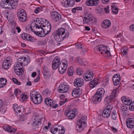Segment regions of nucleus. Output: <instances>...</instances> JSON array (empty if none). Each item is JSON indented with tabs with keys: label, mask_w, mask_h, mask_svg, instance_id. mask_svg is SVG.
<instances>
[{
	"label": "nucleus",
	"mask_w": 134,
	"mask_h": 134,
	"mask_svg": "<svg viewBox=\"0 0 134 134\" xmlns=\"http://www.w3.org/2000/svg\"><path fill=\"white\" fill-rule=\"evenodd\" d=\"M12 5L13 8L15 9L17 6L18 0H9Z\"/></svg>",
	"instance_id": "39"
},
{
	"label": "nucleus",
	"mask_w": 134,
	"mask_h": 134,
	"mask_svg": "<svg viewBox=\"0 0 134 134\" xmlns=\"http://www.w3.org/2000/svg\"><path fill=\"white\" fill-rule=\"evenodd\" d=\"M62 3H64V6L67 7L68 6H73L75 4V2L74 0H63Z\"/></svg>",
	"instance_id": "19"
},
{
	"label": "nucleus",
	"mask_w": 134,
	"mask_h": 134,
	"mask_svg": "<svg viewBox=\"0 0 134 134\" xmlns=\"http://www.w3.org/2000/svg\"><path fill=\"white\" fill-rule=\"evenodd\" d=\"M112 11L114 14H117L118 12V8L115 5H113L111 7Z\"/></svg>",
	"instance_id": "38"
},
{
	"label": "nucleus",
	"mask_w": 134,
	"mask_h": 134,
	"mask_svg": "<svg viewBox=\"0 0 134 134\" xmlns=\"http://www.w3.org/2000/svg\"><path fill=\"white\" fill-rule=\"evenodd\" d=\"M10 126L8 125H5L3 126V129L5 131H8L9 129V127Z\"/></svg>",
	"instance_id": "58"
},
{
	"label": "nucleus",
	"mask_w": 134,
	"mask_h": 134,
	"mask_svg": "<svg viewBox=\"0 0 134 134\" xmlns=\"http://www.w3.org/2000/svg\"><path fill=\"white\" fill-rule=\"evenodd\" d=\"M34 33L35 34H36V35H37L38 36L41 37L42 35L41 34V32L40 31L39 32H38V31L36 32L35 31H34Z\"/></svg>",
	"instance_id": "62"
},
{
	"label": "nucleus",
	"mask_w": 134,
	"mask_h": 134,
	"mask_svg": "<svg viewBox=\"0 0 134 134\" xmlns=\"http://www.w3.org/2000/svg\"><path fill=\"white\" fill-rule=\"evenodd\" d=\"M84 16L83 18V24H92L96 23L97 21L96 19L93 17L92 14L87 11L85 12Z\"/></svg>",
	"instance_id": "2"
},
{
	"label": "nucleus",
	"mask_w": 134,
	"mask_h": 134,
	"mask_svg": "<svg viewBox=\"0 0 134 134\" xmlns=\"http://www.w3.org/2000/svg\"><path fill=\"white\" fill-rule=\"evenodd\" d=\"M18 18L21 22H24L27 20V14L25 10L23 9L19 10L17 13Z\"/></svg>",
	"instance_id": "4"
},
{
	"label": "nucleus",
	"mask_w": 134,
	"mask_h": 134,
	"mask_svg": "<svg viewBox=\"0 0 134 134\" xmlns=\"http://www.w3.org/2000/svg\"><path fill=\"white\" fill-rule=\"evenodd\" d=\"M130 29L132 31H134V24L131 25L130 27Z\"/></svg>",
	"instance_id": "64"
},
{
	"label": "nucleus",
	"mask_w": 134,
	"mask_h": 134,
	"mask_svg": "<svg viewBox=\"0 0 134 134\" xmlns=\"http://www.w3.org/2000/svg\"><path fill=\"white\" fill-rule=\"evenodd\" d=\"M45 25H43V27H44V29L45 30V32L46 33V34H48L50 32L51 29V26L50 23H49L47 24L46 25L44 26Z\"/></svg>",
	"instance_id": "28"
},
{
	"label": "nucleus",
	"mask_w": 134,
	"mask_h": 134,
	"mask_svg": "<svg viewBox=\"0 0 134 134\" xmlns=\"http://www.w3.org/2000/svg\"><path fill=\"white\" fill-rule=\"evenodd\" d=\"M27 36L29 39H27V40H29L32 42L33 41V38L31 36L29 35H28Z\"/></svg>",
	"instance_id": "61"
},
{
	"label": "nucleus",
	"mask_w": 134,
	"mask_h": 134,
	"mask_svg": "<svg viewBox=\"0 0 134 134\" xmlns=\"http://www.w3.org/2000/svg\"><path fill=\"white\" fill-rule=\"evenodd\" d=\"M11 61L9 60L6 59L2 63L3 68L5 69H7L10 68Z\"/></svg>",
	"instance_id": "20"
},
{
	"label": "nucleus",
	"mask_w": 134,
	"mask_h": 134,
	"mask_svg": "<svg viewBox=\"0 0 134 134\" xmlns=\"http://www.w3.org/2000/svg\"><path fill=\"white\" fill-rule=\"evenodd\" d=\"M51 132L53 134H64L65 132V130L61 127V129L57 128H53L50 130Z\"/></svg>",
	"instance_id": "15"
},
{
	"label": "nucleus",
	"mask_w": 134,
	"mask_h": 134,
	"mask_svg": "<svg viewBox=\"0 0 134 134\" xmlns=\"http://www.w3.org/2000/svg\"><path fill=\"white\" fill-rule=\"evenodd\" d=\"M69 88L70 87L68 85L64 83H62L58 88V90L60 93H65L68 91Z\"/></svg>",
	"instance_id": "10"
},
{
	"label": "nucleus",
	"mask_w": 134,
	"mask_h": 134,
	"mask_svg": "<svg viewBox=\"0 0 134 134\" xmlns=\"http://www.w3.org/2000/svg\"><path fill=\"white\" fill-rule=\"evenodd\" d=\"M61 62H62V64L65 65V66H68V61L66 60L65 59L63 60H62Z\"/></svg>",
	"instance_id": "51"
},
{
	"label": "nucleus",
	"mask_w": 134,
	"mask_h": 134,
	"mask_svg": "<svg viewBox=\"0 0 134 134\" xmlns=\"http://www.w3.org/2000/svg\"><path fill=\"white\" fill-rule=\"evenodd\" d=\"M111 22L109 20H103L101 24L102 26L104 28L109 27L111 25Z\"/></svg>",
	"instance_id": "22"
},
{
	"label": "nucleus",
	"mask_w": 134,
	"mask_h": 134,
	"mask_svg": "<svg viewBox=\"0 0 134 134\" xmlns=\"http://www.w3.org/2000/svg\"><path fill=\"white\" fill-rule=\"evenodd\" d=\"M40 94H39L38 92H36L35 91H32L31 92L30 94V97L31 101L35 104H39V103L40 102V100H41L40 98L39 99L40 100L38 101L37 100L38 96H40Z\"/></svg>",
	"instance_id": "5"
},
{
	"label": "nucleus",
	"mask_w": 134,
	"mask_h": 134,
	"mask_svg": "<svg viewBox=\"0 0 134 134\" xmlns=\"http://www.w3.org/2000/svg\"><path fill=\"white\" fill-rule=\"evenodd\" d=\"M42 118H40L38 116H35L34 118V121L32 124V126L35 129H40L42 126Z\"/></svg>",
	"instance_id": "3"
},
{
	"label": "nucleus",
	"mask_w": 134,
	"mask_h": 134,
	"mask_svg": "<svg viewBox=\"0 0 134 134\" xmlns=\"http://www.w3.org/2000/svg\"><path fill=\"white\" fill-rule=\"evenodd\" d=\"M76 60L77 62L80 65H83L84 64V62L83 60L80 58H76Z\"/></svg>",
	"instance_id": "45"
},
{
	"label": "nucleus",
	"mask_w": 134,
	"mask_h": 134,
	"mask_svg": "<svg viewBox=\"0 0 134 134\" xmlns=\"http://www.w3.org/2000/svg\"><path fill=\"white\" fill-rule=\"evenodd\" d=\"M129 109L131 111L134 110V104L133 103L130 104L129 105Z\"/></svg>",
	"instance_id": "56"
},
{
	"label": "nucleus",
	"mask_w": 134,
	"mask_h": 134,
	"mask_svg": "<svg viewBox=\"0 0 134 134\" xmlns=\"http://www.w3.org/2000/svg\"><path fill=\"white\" fill-rule=\"evenodd\" d=\"M84 84V80L83 79L78 78L74 80V84L75 87H81Z\"/></svg>",
	"instance_id": "13"
},
{
	"label": "nucleus",
	"mask_w": 134,
	"mask_h": 134,
	"mask_svg": "<svg viewBox=\"0 0 134 134\" xmlns=\"http://www.w3.org/2000/svg\"><path fill=\"white\" fill-rule=\"evenodd\" d=\"M86 125V118L82 115H80L77 120L76 130L78 132L83 130Z\"/></svg>",
	"instance_id": "1"
},
{
	"label": "nucleus",
	"mask_w": 134,
	"mask_h": 134,
	"mask_svg": "<svg viewBox=\"0 0 134 134\" xmlns=\"http://www.w3.org/2000/svg\"><path fill=\"white\" fill-rule=\"evenodd\" d=\"M44 102L45 103L48 105L51 106L52 105V103L53 102V101L50 98H46L44 100Z\"/></svg>",
	"instance_id": "34"
},
{
	"label": "nucleus",
	"mask_w": 134,
	"mask_h": 134,
	"mask_svg": "<svg viewBox=\"0 0 134 134\" xmlns=\"http://www.w3.org/2000/svg\"><path fill=\"white\" fill-rule=\"evenodd\" d=\"M119 75L118 76L117 74H116L114 75L113 76V79H120V76H119Z\"/></svg>",
	"instance_id": "60"
},
{
	"label": "nucleus",
	"mask_w": 134,
	"mask_h": 134,
	"mask_svg": "<svg viewBox=\"0 0 134 134\" xmlns=\"http://www.w3.org/2000/svg\"><path fill=\"white\" fill-rule=\"evenodd\" d=\"M72 95L74 97H77L79 96L81 94L80 89L79 88H76L74 89L72 92Z\"/></svg>",
	"instance_id": "24"
},
{
	"label": "nucleus",
	"mask_w": 134,
	"mask_h": 134,
	"mask_svg": "<svg viewBox=\"0 0 134 134\" xmlns=\"http://www.w3.org/2000/svg\"><path fill=\"white\" fill-rule=\"evenodd\" d=\"M112 106L110 105H109L107 106L105 109H107L108 110H109L110 112H111V110L112 109Z\"/></svg>",
	"instance_id": "63"
},
{
	"label": "nucleus",
	"mask_w": 134,
	"mask_h": 134,
	"mask_svg": "<svg viewBox=\"0 0 134 134\" xmlns=\"http://www.w3.org/2000/svg\"><path fill=\"white\" fill-rule=\"evenodd\" d=\"M47 43V42L45 40L40 41L38 42V44L39 45H43Z\"/></svg>",
	"instance_id": "52"
},
{
	"label": "nucleus",
	"mask_w": 134,
	"mask_h": 134,
	"mask_svg": "<svg viewBox=\"0 0 134 134\" xmlns=\"http://www.w3.org/2000/svg\"><path fill=\"white\" fill-rule=\"evenodd\" d=\"M93 75L92 71L88 70L87 72L85 73L83 77L86 81H89L93 79Z\"/></svg>",
	"instance_id": "11"
},
{
	"label": "nucleus",
	"mask_w": 134,
	"mask_h": 134,
	"mask_svg": "<svg viewBox=\"0 0 134 134\" xmlns=\"http://www.w3.org/2000/svg\"><path fill=\"white\" fill-rule=\"evenodd\" d=\"M118 116V113L115 110H113L111 115V118L114 120H116Z\"/></svg>",
	"instance_id": "32"
},
{
	"label": "nucleus",
	"mask_w": 134,
	"mask_h": 134,
	"mask_svg": "<svg viewBox=\"0 0 134 134\" xmlns=\"http://www.w3.org/2000/svg\"><path fill=\"white\" fill-rule=\"evenodd\" d=\"M13 109L14 111L16 113H18L21 112L20 108L17 105L14 104Z\"/></svg>",
	"instance_id": "35"
},
{
	"label": "nucleus",
	"mask_w": 134,
	"mask_h": 134,
	"mask_svg": "<svg viewBox=\"0 0 134 134\" xmlns=\"http://www.w3.org/2000/svg\"><path fill=\"white\" fill-rule=\"evenodd\" d=\"M76 47L77 49H81L83 48V46L81 44H78L76 45Z\"/></svg>",
	"instance_id": "53"
},
{
	"label": "nucleus",
	"mask_w": 134,
	"mask_h": 134,
	"mask_svg": "<svg viewBox=\"0 0 134 134\" xmlns=\"http://www.w3.org/2000/svg\"><path fill=\"white\" fill-rule=\"evenodd\" d=\"M99 3V0H87L86 4L88 6H96Z\"/></svg>",
	"instance_id": "21"
},
{
	"label": "nucleus",
	"mask_w": 134,
	"mask_h": 134,
	"mask_svg": "<svg viewBox=\"0 0 134 134\" xmlns=\"http://www.w3.org/2000/svg\"><path fill=\"white\" fill-rule=\"evenodd\" d=\"M119 91L118 88L114 90L112 92L111 95L109 96H107L105 98L104 102L105 103H108L110 101L115 99L116 97V95Z\"/></svg>",
	"instance_id": "6"
},
{
	"label": "nucleus",
	"mask_w": 134,
	"mask_h": 134,
	"mask_svg": "<svg viewBox=\"0 0 134 134\" xmlns=\"http://www.w3.org/2000/svg\"><path fill=\"white\" fill-rule=\"evenodd\" d=\"M36 22L37 23H36L35 21L34 22L32 23V27H35V26L36 28L38 29L41 28L42 29V24H41V23H39L40 20L39 18L37 19L36 20Z\"/></svg>",
	"instance_id": "27"
},
{
	"label": "nucleus",
	"mask_w": 134,
	"mask_h": 134,
	"mask_svg": "<svg viewBox=\"0 0 134 134\" xmlns=\"http://www.w3.org/2000/svg\"><path fill=\"white\" fill-rule=\"evenodd\" d=\"M43 73L44 77L46 78H50L51 75L49 73L48 69L46 66H45L43 67Z\"/></svg>",
	"instance_id": "23"
},
{
	"label": "nucleus",
	"mask_w": 134,
	"mask_h": 134,
	"mask_svg": "<svg viewBox=\"0 0 134 134\" xmlns=\"http://www.w3.org/2000/svg\"><path fill=\"white\" fill-rule=\"evenodd\" d=\"M104 53L106 54H107L108 57H110L111 56V54L110 51L108 50V47L104 45Z\"/></svg>",
	"instance_id": "40"
},
{
	"label": "nucleus",
	"mask_w": 134,
	"mask_h": 134,
	"mask_svg": "<svg viewBox=\"0 0 134 134\" xmlns=\"http://www.w3.org/2000/svg\"><path fill=\"white\" fill-rule=\"evenodd\" d=\"M7 80L3 78H0V87H3L5 86L7 83Z\"/></svg>",
	"instance_id": "30"
},
{
	"label": "nucleus",
	"mask_w": 134,
	"mask_h": 134,
	"mask_svg": "<svg viewBox=\"0 0 134 134\" xmlns=\"http://www.w3.org/2000/svg\"><path fill=\"white\" fill-rule=\"evenodd\" d=\"M67 68V67L65 66H64V68H62L61 67H60V68H58L60 74H63L65 72Z\"/></svg>",
	"instance_id": "41"
},
{
	"label": "nucleus",
	"mask_w": 134,
	"mask_h": 134,
	"mask_svg": "<svg viewBox=\"0 0 134 134\" xmlns=\"http://www.w3.org/2000/svg\"><path fill=\"white\" fill-rule=\"evenodd\" d=\"M96 93V94H98L102 96V95L105 93V90L103 88H100L98 89Z\"/></svg>",
	"instance_id": "37"
},
{
	"label": "nucleus",
	"mask_w": 134,
	"mask_h": 134,
	"mask_svg": "<svg viewBox=\"0 0 134 134\" xmlns=\"http://www.w3.org/2000/svg\"><path fill=\"white\" fill-rule=\"evenodd\" d=\"M98 84L96 79H94L90 83V86L92 88L94 87Z\"/></svg>",
	"instance_id": "31"
},
{
	"label": "nucleus",
	"mask_w": 134,
	"mask_h": 134,
	"mask_svg": "<svg viewBox=\"0 0 134 134\" xmlns=\"http://www.w3.org/2000/svg\"><path fill=\"white\" fill-rule=\"evenodd\" d=\"M20 97L23 100H26L28 98L27 96L26 95H25V94L21 95Z\"/></svg>",
	"instance_id": "54"
},
{
	"label": "nucleus",
	"mask_w": 134,
	"mask_h": 134,
	"mask_svg": "<svg viewBox=\"0 0 134 134\" xmlns=\"http://www.w3.org/2000/svg\"><path fill=\"white\" fill-rule=\"evenodd\" d=\"M65 114L66 115L69 119H72L74 118L76 115L75 113H73V111H70L69 109L66 110Z\"/></svg>",
	"instance_id": "18"
},
{
	"label": "nucleus",
	"mask_w": 134,
	"mask_h": 134,
	"mask_svg": "<svg viewBox=\"0 0 134 134\" xmlns=\"http://www.w3.org/2000/svg\"><path fill=\"white\" fill-rule=\"evenodd\" d=\"M104 45L101 44L96 46L94 48V51H99L102 54L104 53Z\"/></svg>",
	"instance_id": "26"
},
{
	"label": "nucleus",
	"mask_w": 134,
	"mask_h": 134,
	"mask_svg": "<svg viewBox=\"0 0 134 134\" xmlns=\"http://www.w3.org/2000/svg\"><path fill=\"white\" fill-rule=\"evenodd\" d=\"M9 0H2L1 2V5L5 9H14L13 8L12 5Z\"/></svg>",
	"instance_id": "8"
},
{
	"label": "nucleus",
	"mask_w": 134,
	"mask_h": 134,
	"mask_svg": "<svg viewBox=\"0 0 134 134\" xmlns=\"http://www.w3.org/2000/svg\"><path fill=\"white\" fill-rule=\"evenodd\" d=\"M60 59L58 57H55L53 61L52 68L54 70L56 69L59 66Z\"/></svg>",
	"instance_id": "16"
},
{
	"label": "nucleus",
	"mask_w": 134,
	"mask_h": 134,
	"mask_svg": "<svg viewBox=\"0 0 134 134\" xmlns=\"http://www.w3.org/2000/svg\"><path fill=\"white\" fill-rule=\"evenodd\" d=\"M102 98V96H101V95L96 94V93L94 95L91 99V101L94 104H96L101 101Z\"/></svg>",
	"instance_id": "12"
},
{
	"label": "nucleus",
	"mask_w": 134,
	"mask_h": 134,
	"mask_svg": "<svg viewBox=\"0 0 134 134\" xmlns=\"http://www.w3.org/2000/svg\"><path fill=\"white\" fill-rule=\"evenodd\" d=\"M17 62L20 64V65H22L23 66H25L27 64V62L26 57L20 58L18 59Z\"/></svg>",
	"instance_id": "25"
},
{
	"label": "nucleus",
	"mask_w": 134,
	"mask_h": 134,
	"mask_svg": "<svg viewBox=\"0 0 134 134\" xmlns=\"http://www.w3.org/2000/svg\"><path fill=\"white\" fill-rule=\"evenodd\" d=\"M77 74L78 75H81L83 74V72L82 69L80 68H78L77 70H76Z\"/></svg>",
	"instance_id": "48"
},
{
	"label": "nucleus",
	"mask_w": 134,
	"mask_h": 134,
	"mask_svg": "<svg viewBox=\"0 0 134 134\" xmlns=\"http://www.w3.org/2000/svg\"><path fill=\"white\" fill-rule=\"evenodd\" d=\"M110 112L109 110L105 109L102 113L103 117L104 118H108L110 115Z\"/></svg>",
	"instance_id": "29"
},
{
	"label": "nucleus",
	"mask_w": 134,
	"mask_h": 134,
	"mask_svg": "<svg viewBox=\"0 0 134 134\" xmlns=\"http://www.w3.org/2000/svg\"><path fill=\"white\" fill-rule=\"evenodd\" d=\"M12 80L14 83L18 85H19L20 84V82L19 81H18L16 79L13 78L12 79Z\"/></svg>",
	"instance_id": "55"
},
{
	"label": "nucleus",
	"mask_w": 134,
	"mask_h": 134,
	"mask_svg": "<svg viewBox=\"0 0 134 134\" xmlns=\"http://www.w3.org/2000/svg\"><path fill=\"white\" fill-rule=\"evenodd\" d=\"M113 80L114 85L117 86L119 84L120 80V79H113Z\"/></svg>",
	"instance_id": "43"
},
{
	"label": "nucleus",
	"mask_w": 134,
	"mask_h": 134,
	"mask_svg": "<svg viewBox=\"0 0 134 134\" xmlns=\"http://www.w3.org/2000/svg\"><path fill=\"white\" fill-rule=\"evenodd\" d=\"M121 100L123 103L127 105H129L131 103L130 100H127L126 97H122Z\"/></svg>",
	"instance_id": "36"
},
{
	"label": "nucleus",
	"mask_w": 134,
	"mask_h": 134,
	"mask_svg": "<svg viewBox=\"0 0 134 134\" xmlns=\"http://www.w3.org/2000/svg\"><path fill=\"white\" fill-rule=\"evenodd\" d=\"M103 10L102 8L98 7V8L96 12L98 14V15H100L102 14L103 13Z\"/></svg>",
	"instance_id": "46"
},
{
	"label": "nucleus",
	"mask_w": 134,
	"mask_h": 134,
	"mask_svg": "<svg viewBox=\"0 0 134 134\" xmlns=\"http://www.w3.org/2000/svg\"><path fill=\"white\" fill-rule=\"evenodd\" d=\"M126 125L128 127L132 129L134 126V118H129L126 120Z\"/></svg>",
	"instance_id": "17"
},
{
	"label": "nucleus",
	"mask_w": 134,
	"mask_h": 134,
	"mask_svg": "<svg viewBox=\"0 0 134 134\" xmlns=\"http://www.w3.org/2000/svg\"><path fill=\"white\" fill-rule=\"evenodd\" d=\"M42 29L43 30L42 31H41V37H44L46 35H47V34H46L45 32V30H44L43 28H42Z\"/></svg>",
	"instance_id": "57"
},
{
	"label": "nucleus",
	"mask_w": 134,
	"mask_h": 134,
	"mask_svg": "<svg viewBox=\"0 0 134 134\" xmlns=\"http://www.w3.org/2000/svg\"><path fill=\"white\" fill-rule=\"evenodd\" d=\"M55 39L57 41L60 42L63 40L64 38L63 37V36L60 35H57V34L55 33L54 36Z\"/></svg>",
	"instance_id": "33"
},
{
	"label": "nucleus",
	"mask_w": 134,
	"mask_h": 134,
	"mask_svg": "<svg viewBox=\"0 0 134 134\" xmlns=\"http://www.w3.org/2000/svg\"><path fill=\"white\" fill-rule=\"evenodd\" d=\"M39 23H41V24H42V27H43V25H45H45H46L47 24L49 23V22L47 21L46 20L44 19H42L40 18V19H39Z\"/></svg>",
	"instance_id": "42"
},
{
	"label": "nucleus",
	"mask_w": 134,
	"mask_h": 134,
	"mask_svg": "<svg viewBox=\"0 0 134 134\" xmlns=\"http://www.w3.org/2000/svg\"><path fill=\"white\" fill-rule=\"evenodd\" d=\"M24 66L22 65H20L17 62V64L14 65V71L18 75H22L24 72L23 70Z\"/></svg>",
	"instance_id": "7"
},
{
	"label": "nucleus",
	"mask_w": 134,
	"mask_h": 134,
	"mask_svg": "<svg viewBox=\"0 0 134 134\" xmlns=\"http://www.w3.org/2000/svg\"><path fill=\"white\" fill-rule=\"evenodd\" d=\"M65 29L63 28H60L59 29L56 31V34L57 35H60L63 36V38H65L68 37L69 35V32H67L65 35L64 36V35L65 33Z\"/></svg>",
	"instance_id": "14"
},
{
	"label": "nucleus",
	"mask_w": 134,
	"mask_h": 134,
	"mask_svg": "<svg viewBox=\"0 0 134 134\" xmlns=\"http://www.w3.org/2000/svg\"><path fill=\"white\" fill-rule=\"evenodd\" d=\"M73 70L71 68H69L68 70V74L69 76H72L73 74Z\"/></svg>",
	"instance_id": "44"
},
{
	"label": "nucleus",
	"mask_w": 134,
	"mask_h": 134,
	"mask_svg": "<svg viewBox=\"0 0 134 134\" xmlns=\"http://www.w3.org/2000/svg\"><path fill=\"white\" fill-rule=\"evenodd\" d=\"M19 120L21 121H24L25 119L23 115L19 116Z\"/></svg>",
	"instance_id": "59"
},
{
	"label": "nucleus",
	"mask_w": 134,
	"mask_h": 134,
	"mask_svg": "<svg viewBox=\"0 0 134 134\" xmlns=\"http://www.w3.org/2000/svg\"><path fill=\"white\" fill-rule=\"evenodd\" d=\"M51 17L52 19L56 22H59L62 18L61 15L55 11H53L51 13Z\"/></svg>",
	"instance_id": "9"
},
{
	"label": "nucleus",
	"mask_w": 134,
	"mask_h": 134,
	"mask_svg": "<svg viewBox=\"0 0 134 134\" xmlns=\"http://www.w3.org/2000/svg\"><path fill=\"white\" fill-rule=\"evenodd\" d=\"M27 35H28L26 33L22 34L21 35L22 38L24 40L29 39Z\"/></svg>",
	"instance_id": "50"
},
{
	"label": "nucleus",
	"mask_w": 134,
	"mask_h": 134,
	"mask_svg": "<svg viewBox=\"0 0 134 134\" xmlns=\"http://www.w3.org/2000/svg\"><path fill=\"white\" fill-rule=\"evenodd\" d=\"M51 92L50 91L46 90L45 91H43L42 92V93L45 96H48L50 94Z\"/></svg>",
	"instance_id": "47"
},
{
	"label": "nucleus",
	"mask_w": 134,
	"mask_h": 134,
	"mask_svg": "<svg viewBox=\"0 0 134 134\" xmlns=\"http://www.w3.org/2000/svg\"><path fill=\"white\" fill-rule=\"evenodd\" d=\"M16 129H13L12 127L10 126L9 127V129L8 131V132L10 133L12 132L13 133H14L15 131H16Z\"/></svg>",
	"instance_id": "49"
}]
</instances>
